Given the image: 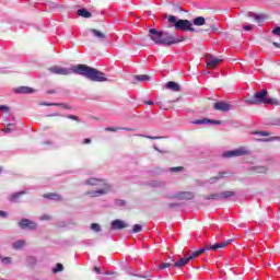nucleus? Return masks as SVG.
I'll return each mask as SVG.
<instances>
[{"label": "nucleus", "instance_id": "1", "mask_svg": "<svg viewBox=\"0 0 280 280\" xmlns=\"http://www.w3.org/2000/svg\"><path fill=\"white\" fill-rule=\"evenodd\" d=\"M48 71L55 75H71V73H75V75H82L86 80H91V82H108V78L104 72L83 63L74 65L71 68L52 66L48 68Z\"/></svg>", "mask_w": 280, "mask_h": 280}, {"label": "nucleus", "instance_id": "2", "mask_svg": "<svg viewBox=\"0 0 280 280\" xmlns=\"http://www.w3.org/2000/svg\"><path fill=\"white\" fill-rule=\"evenodd\" d=\"M149 38L150 40H153L155 45H178V43L187 40L186 36L176 38V33H163L162 31H158L156 28L149 30Z\"/></svg>", "mask_w": 280, "mask_h": 280}, {"label": "nucleus", "instance_id": "3", "mask_svg": "<svg viewBox=\"0 0 280 280\" xmlns=\"http://www.w3.org/2000/svg\"><path fill=\"white\" fill-rule=\"evenodd\" d=\"M245 102L250 106L259 104H277V100L268 97V90L256 92L253 96L245 98Z\"/></svg>", "mask_w": 280, "mask_h": 280}, {"label": "nucleus", "instance_id": "4", "mask_svg": "<svg viewBox=\"0 0 280 280\" xmlns=\"http://www.w3.org/2000/svg\"><path fill=\"white\" fill-rule=\"evenodd\" d=\"M168 23H172L175 30H180L183 32H196L194 24L189 20H176V16L168 15Z\"/></svg>", "mask_w": 280, "mask_h": 280}, {"label": "nucleus", "instance_id": "5", "mask_svg": "<svg viewBox=\"0 0 280 280\" xmlns=\"http://www.w3.org/2000/svg\"><path fill=\"white\" fill-rule=\"evenodd\" d=\"M248 154V150L246 148H238L233 151H226L223 153L224 159H233L235 156H246Z\"/></svg>", "mask_w": 280, "mask_h": 280}, {"label": "nucleus", "instance_id": "6", "mask_svg": "<svg viewBox=\"0 0 280 280\" xmlns=\"http://www.w3.org/2000/svg\"><path fill=\"white\" fill-rule=\"evenodd\" d=\"M214 110H220V113H229L233 108L231 103L224 101H218L213 104Z\"/></svg>", "mask_w": 280, "mask_h": 280}, {"label": "nucleus", "instance_id": "7", "mask_svg": "<svg viewBox=\"0 0 280 280\" xmlns=\"http://www.w3.org/2000/svg\"><path fill=\"white\" fill-rule=\"evenodd\" d=\"M220 62H222V59L217 58L213 55L206 56V67H208L209 69H215V67H218Z\"/></svg>", "mask_w": 280, "mask_h": 280}, {"label": "nucleus", "instance_id": "8", "mask_svg": "<svg viewBox=\"0 0 280 280\" xmlns=\"http://www.w3.org/2000/svg\"><path fill=\"white\" fill-rule=\"evenodd\" d=\"M121 229H128V223L119 219L112 221V231H121Z\"/></svg>", "mask_w": 280, "mask_h": 280}, {"label": "nucleus", "instance_id": "9", "mask_svg": "<svg viewBox=\"0 0 280 280\" xmlns=\"http://www.w3.org/2000/svg\"><path fill=\"white\" fill-rule=\"evenodd\" d=\"M19 226H20V229H31L32 231L37 229L36 223L30 221L28 219H22L19 222Z\"/></svg>", "mask_w": 280, "mask_h": 280}, {"label": "nucleus", "instance_id": "10", "mask_svg": "<svg viewBox=\"0 0 280 280\" xmlns=\"http://www.w3.org/2000/svg\"><path fill=\"white\" fill-rule=\"evenodd\" d=\"M206 27L201 30V32H218V26H215V21L213 20H206V24H203Z\"/></svg>", "mask_w": 280, "mask_h": 280}, {"label": "nucleus", "instance_id": "11", "mask_svg": "<svg viewBox=\"0 0 280 280\" xmlns=\"http://www.w3.org/2000/svg\"><path fill=\"white\" fill-rule=\"evenodd\" d=\"M85 185H90V186H97L101 185L102 187H107L106 180L104 179H100V178H95V177H91L85 182Z\"/></svg>", "mask_w": 280, "mask_h": 280}, {"label": "nucleus", "instance_id": "12", "mask_svg": "<svg viewBox=\"0 0 280 280\" xmlns=\"http://www.w3.org/2000/svg\"><path fill=\"white\" fill-rule=\"evenodd\" d=\"M174 198H178V200H194V192L183 191L177 195H174Z\"/></svg>", "mask_w": 280, "mask_h": 280}, {"label": "nucleus", "instance_id": "13", "mask_svg": "<svg viewBox=\"0 0 280 280\" xmlns=\"http://www.w3.org/2000/svg\"><path fill=\"white\" fill-rule=\"evenodd\" d=\"M43 198H47L48 200H56L57 202H62V196L56 192L45 194L43 195Z\"/></svg>", "mask_w": 280, "mask_h": 280}, {"label": "nucleus", "instance_id": "14", "mask_svg": "<svg viewBox=\"0 0 280 280\" xmlns=\"http://www.w3.org/2000/svg\"><path fill=\"white\" fill-rule=\"evenodd\" d=\"M166 89H168V91H174L175 93L180 92V85L174 81H168L166 83Z\"/></svg>", "mask_w": 280, "mask_h": 280}, {"label": "nucleus", "instance_id": "15", "mask_svg": "<svg viewBox=\"0 0 280 280\" xmlns=\"http://www.w3.org/2000/svg\"><path fill=\"white\" fill-rule=\"evenodd\" d=\"M194 124H196L197 126L205 125V124H217V125H221L222 121H220V120H211V119L203 118V119H197V120H195Z\"/></svg>", "mask_w": 280, "mask_h": 280}, {"label": "nucleus", "instance_id": "16", "mask_svg": "<svg viewBox=\"0 0 280 280\" xmlns=\"http://www.w3.org/2000/svg\"><path fill=\"white\" fill-rule=\"evenodd\" d=\"M107 191L108 188H103L98 190L89 191L88 196H90L91 198H97V196H104V194H107Z\"/></svg>", "mask_w": 280, "mask_h": 280}, {"label": "nucleus", "instance_id": "17", "mask_svg": "<svg viewBox=\"0 0 280 280\" xmlns=\"http://www.w3.org/2000/svg\"><path fill=\"white\" fill-rule=\"evenodd\" d=\"M233 242V238H230L228 241H224L223 243H217L214 245H212V250H218L219 248H226V246H229V244H231Z\"/></svg>", "mask_w": 280, "mask_h": 280}, {"label": "nucleus", "instance_id": "18", "mask_svg": "<svg viewBox=\"0 0 280 280\" xmlns=\"http://www.w3.org/2000/svg\"><path fill=\"white\" fill-rule=\"evenodd\" d=\"M90 32L93 34V36L98 38V40H106V34L102 33V31H97L95 28H91Z\"/></svg>", "mask_w": 280, "mask_h": 280}, {"label": "nucleus", "instance_id": "19", "mask_svg": "<svg viewBox=\"0 0 280 280\" xmlns=\"http://www.w3.org/2000/svg\"><path fill=\"white\" fill-rule=\"evenodd\" d=\"M15 93H20V94H30V93H34V89L32 88H27V86H20L15 90Z\"/></svg>", "mask_w": 280, "mask_h": 280}, {"label": "nucleus", "instance_id": "20", "mask_svg": "<svg viewBox=\"0 0 280 280\" xmlns=\"http://www.w3.org/2000/svg\"><path fill=\"white\" fill-rule=\"evenodd\" d=\"M189 261H190L189 257L182 258L179 261H177L173 265V268H183V266H187V264H189Z\"/></svg>", "mask_w": 280, "mask_h": 280}, {"label": "nucleus", "instance_id": "21", "mask_svg": "<svg viewBox=\"0 0 280 280\" xmlns=\"http://www.w3.org/2000/svg\"><path fill=\"white\" fill-rule=\"evenodd\" d=\"M192 23L194 25H197L198 27H200L207 24V20L203 16H197L194 19Z\"/></svg>", "mask_w": 280, "mask_h": 280}, {"label": "nucleus", "instance_id": "22", "mask_svg": "<svg viewBox=\"0 0 280 280\" xmlns=\"http://www.w3.org/2000/svg\"><path fill=\"white\" fill-rule=\"evenodd\" d=\"M25 194H26L25 191L14 192L9 197V200L11 202H19V198H21V196H25Z\"/></svg>", "mask_w": 280, "mask_h": 280}, {"label": "nucleus", "instance_id": "23", "mask_svg": "<svg viewBox=\"0 0 280 280\" xmlns=\"http://www.w3.org/2000/svg\"><path fill=\"white\" fill-rule=\"evenodd\" d=\"M233 196H235V191H233V190H225V191H222L220 194V199L224 200L226 198H233Z\"/></svg>", "mask_w": 280, "mask_h": 280}, {"label": "nucleus", "instance_id": "24", "mask_svg": "<svg viewBox=\"0 0 280 280\" xmlns=\"http://www.w3.org/2000/svg\"><path fill=\"white\" fill-rule=\"evenodd\" d=\"M226 176H229V172H220L218 176L210 177V180L215 183L222 178H226Z\"/></svg>", "mask_w": 280, "mask_h": 280}, {"label": "nucleus", "instance_id": "25", "mask_svg": "<svg viewBox=\"0 0 280 280\" xmlns=\"http://www.w3.org/2000/svg\"><path fill=\"white\" fill-rule=\"evenodd\" d=\"M133 78L139 82H150V80H152V78L148 74H139V75H135Z\"/></svg>", "mask_w": 280, "mask_h": 280}, {"label": "nucleus", "instance_id": "26", "mask_svg": "<svg viewBox=\"0 0 280 280\" xmlns=\"http://www.w3.org/2000/svg\"><path fill=\"white\" fill-rule=\"evenodd\" d=\"M78 14L83 19H91L92 14L86 9L78 10Z\"/></svg>", "mask_w": 280, "mask_h": 280}, {"label": "nucleus", "instance_id": "27", "mask_svg": "<svg viewBox=\"0 0 280 280\" xmlns=\"http://www.w3.org/2000/svg\"><path fill=\"white\" fill-rule=\"evenodd\" d=\"M23 246H25V241H23V240L15 241L13 243L14 250H21V248H23Z\"/></svg>", "mask_w": 280, "mask_h": 280}, {"label": "nucleus", "instance_id": "28", "mask_svg": "<svg viewBox=\"0 0 280 280\" xmlns=\"http://www.w3.org/2000/svg\"><path fill=\"white\" fill-rule=\"evenodd\" d=\"M202 253H205V249H198L196 252H192V254L188 257V259H196V257H200V255H202Z\"/></svg>", "mask_w": 280, "mask_h": 280}, {"label": "nucleus", "instance_id": "29", "mask_svg": "<svg viewBox=\"0 0 280 280\" xmlns=\"http://www.w3.org/2000/svg\"><path fill=\"white\" fill-rule=\"evenodd\" d=\"M205 200H220V195L213 192L205 197Z\"/></svg>", "mask_w": 280, "mask_h": 280}, {"label": "nucleus", "instance_id": "30", "mask_svg": "<svg viewBox=\"0 0 280 280\" xmlns=\"http://www.w3.org/2000/svg\"><path fill=\"white\" fill-rule=\"evenodd\" d=\"M166 268H172L171 262H162L158 266V270H166Z\"/></svg>", "mask_w": 280, "mask_h": 280}, {"label": "nucleus", "instance_id": "31", "mask_svg": "<svg viewBox=\"0 0 280 280\" xmlns=\"http://www.w3.org/2000/svg\"><path fill=\"white\" fill-rule=\"evenodd\" d=\"M141 231H143V226H141V224H135L131 233H141Z\"/></svg>", "mask_w": 280, "mask_h": 280}, {"label": "nucleus", "instance_id": "32", "mask_svg": "<svg viewBox=\"0 0 280 280\" xmlns=\"http://www.w3.org/2000/svg\"><path fill=\"white\" fill-rule=\"evenodd\" d=\"M66 119H71L72 121H77V124H80V117L75 116V115H67Z\"/></svg>", "mask_w": 280, "mask_h": 280}, {"label": "nucleus", "instance_id": "33", "mask_svg": "<svg viewBox=\"0 0 280 280\" xmlns=\"http://www.w3.org/2000/svg\"><path fill=\"white\" fill-rule=\"evenodd\" d=\"M91 229L92 231H95V233H100L102 231V228L97 223H92Z\"/></svg>", "mask_w": 280, "mask_h": 280}, {"label": "nucleus", "instance_id": "34", "mask_svg": "<svg viewBox=\"0 0 280 280\" xmlns=\"http://www.w3.org/2000/svg\"><path fill=\"white\" fill-rule=\"evenodd\" d=\"M62 270H65V266H62V264L58 262L56 265V268L52 270V272H62Z\"/></svg>", "mask_w": 280, "mask_h": 280}, {"label": "nucleus", "instance_id": "35", "mask_svg": "<svg viewBox=\"0 0 280 280\" xmlns=\"http://www.w3.org/2000/svg\"><path fill=\"white\" fill-rule=\"evenodd\" d=\"M2 264H5V265H10L12 264V258L11 257H0Z\"/></svg>", "mask_w": 280, "mask_h": 280}, {"label": "nucleus", "instance_id": "36", "mask_svg": "<svg viewBox=\"0 0 280 280\" xmlns=\"http://www.w3.org/2000/svg\"><path fill=\"white\" fill-rule=\"evenodd\" d=\"M12 128H14V124H8L4 129H2L3 132H12Z\"/></svg>", "mask_w": 280, "mask_h": 280}, {"label": "nucleus", "instance_id": "37", "mask_svg": "<svg viewBox=\"0 0 280 280\" xmlns=\"http://www.w3.org/2000/svg\"><path fill=\"white\" fill-rule=\"evenodd\" d=\"M254 135H259L260 137H270L268 131H255Z\"/></svg>", "mask_w": 280, "mask_h": 280}, {"label": "nucleus", "instance_id": "38", "mask_svg": "<svg viewBox=\"0 0 280 280\" xmlns=\"http://www.w3.org/2000/svg\"><path fill=\"white\" fill-rule=\"evenodd\" d=\"M106 132H117V130H121V128L117 127H107L105 128Z\"/></svg>", "mask_w": 280, "mask_h": 280}, {"label": "nucleus", "instance_id": "39", "mask_svg": "<svg viewBox=\"0 0 280 280\" xmlns=\"http://www.w3.org/2000/svg\"><path fill=\"white\" fill-rule=\"evenodd\" d=\"M271 33H272L275 36H280V26L273 28V30L271 31Z\"/></svg>", "mask_w": 280, "mask_h": 280}, {"label": "nucleus", "instance_id": "40", "mask_svg": "<svg viewBox=\"0 0 280 280\" xmlns=\"http://www.w3.org/2000/svg\"><path fill=\"white\" fill-rule=\"evenodd\" d=\"M183 166L171 167V172H183Z\"/></svg>", "mask_w": 280, "mask_h": 280}, {"label": "nucleus", "instance_id": "41", "mask_svg": "<svg viewBox=\"0 0 280 280\" xmlns=\"http://www.w3.org/2000/svg\"><path fill=\"white\" fill-rule=\"evenodd\" d=\"M0 110H4V113H10V107L5 105H0Z\"/></svg>", "mask_w": 280, "mask_h": 280}, {"label": "nucleus", "instance_id": "42", "mask_svg": "<svg viewBox=\"0 0 280 280\" xmlns=\"http://www.w3.org/2000/svg\"><path fill=\"white\" fill-rule=\"evenodd\" d=\"M201 250H205V253H207V250H213V245H206Z\"/></svg>", "mask_w": 280, "mask_h": 280}, {"label": "nucleus", "instance_id": "43", "mask_svg": "<svg viewBox=\"0 0 280 280\" xmlns=\"http://www.w3.org/2000/svg\"><path fill=\"white\" fill-rule=\"evenodd\" d=\"M40 220H42V221L51 220V215H49V214H43V215L40 217Z\"/></svg>", "mask_w": 280, "mask_h": 280}, {"label": "nucleus", "instance_id": "44", "mask_svg": "<svg viewBox=\"0 0 280 280\" xmlns=\"http://www.w3.org/2000/svg\"><path fill=\"white\" fill-rule=\"evenodd\" d=\"M243 30H245L246 32H250V30H253V25H244Z\"/></svg>", "mask_w": 280, "mask_h": 280}, {"label": "nucleus", "instance_id": "45", "mask_svg": "<svg viewBox=\"0 0 280 280\" xmlns=\"http://www.w3.org/2000/svg\"><path fill=\"white\" fill-rule=\"evenodd\" d=\"M255 21H257V23H261V21H264V18H261L260 15H255Z\"/></svg>", "mask_w": 280, "mask_h": 280}, {"label": "nucleus", "instance_id": "46", "mask_svg": "<svg viewBox=\"0 0 280 280\" xmlns=\"http://www.w3.org/2000/svg\"><path fill=\"white\" fill-rule=\"evenodd\" d=\"M0 218H8V212L0 210Z\"/></svg>", "mask_w": 280, "mask_h": 280}, {"label": "nucleus", "instance_id": "47", "mask_svg": "<svg viewBox=\"0 0 280 280\" xmlns=\"http://www.w3.org/2000/svg\"><path fill=\"white\" fill-rule=\"evenodd\" d=\"M83 143H84V145L91 143V139H90V138H85V139L83 140Z\"/></svg>", "mask_w": 280, "mask_h": 280}, {"label": "nucleus", "instance_id": "48", "mask_svg": "<svg viewBox=\"0 0 280 280\" xmlns=\"http://www.w3.org/2000/svg\"><path fill=\"white\" fill-rule=\"evenodd\" d=\"M170 209H174V207H178V203H168Z\"/></svg>", "mask_w": 280, "mask_h": 280}, {"label": "nucleus", "instance_id": "49", "mask_svg": "<svg viewBox=\"0 0 280 280\" xmlns=\"http://www.w3.org/2000/svg\"><path fill=\"white\" fill-rule=\"evenodd\" d=\"M94 272H96V275H100V272L102 271L100 270V267H94Z\"/></svg>", "mask_w": 280, "mask_h": 280}, {"label": "nucleus", "instance_id": "50", "mask_svg": "<svg viewBox=\"0 0 280 280\" xmlns=\"http://www.w3.org/2000/svg\"><path fill=\"white\" fill-rule=\"evenodd\" d=\"M144 104H147L148 106H152V104H154V102H152V101H145Z\"/></svg>", "mask_w": 280, "mask_h": 280}, {"label": "nucleus", "instance_id": "51", "mask_svg": "<svg viewBox=\"0 0 280 280\" xmlns=\"http://www.w3.org/2000/svg\"><path fill=\"white\" fill-rule=\"evenodd\" d=\"M272 45H275L277 49H280V44L279 43L273 42Z\"/></svg>", "mask_w": 280, "mask_h": 280}, {"label": "nucleus", "instance_id": "52", "mask_svg": "<svg viewBox=\"0 0 280 280\" xmlns=\"http://www.w3.org/2000/svg\"><path fill=\"white\" fill-rule=\"evenodd\" d=\"M44 106H60V104H47V103H45Z\"/></svg>", "mask_w": 280, "mask_h": 280}, {"label": "nucleus", "instance_id": "53", "mask_svg": "<svg viewBox=\"0 0 280 280\" xmlns=\"http://www.w3.org/2000/svg\"><path fill=\"white\" fill-rule=\"evenodd\" d=\"M50 117H60V114H52Z\"/></svg>", "mask_w": 280, "mask_h": 280}, {"label": "nucleus", "instance_id": "54", "mask_svg": "<svg viewBox=\"0 0 280 280\" xmlns=\"http://www.w3.org/2000/svg\"><path fill=\"white\" fill-rule=\"evenodd\" d=\"M148 139H159V137H152V136H149Z\"/></svg>", "mask_w": 280, "mask_h": 280}, {"label": "nucleus", "instance_id": "55", "mask_svg": "<svg viewBox=\"0 0 280 280\" xmlns=\"http://www.w3.org/2000/svg\"><path fill=\"white\" fill-rule=\"evenodd\" d=\"M62 106H63V108H67V109L71 108V107H69V105H67V104H63Z\"/></svg>", "mask_w": 280, "mask_h": 280}, {"label": "nucleus", "instance_id": "56", "mask_svg": "<svg viewBox=\"0 0 280 280\" xmlns=\"http://www.w3.org/2000/svg\"><path fill=\"white\" fill-rule=\"evenodd\" d=\"M48 93L49 94H54V93H56V91H54V90L52 91H48Z\"/></svg>", "mask_w": 280, "mask_h": 280}, {"label": "nucleus", "instance_id": "57", "mask_svg": "<svg viewBox=\"0 0 280 280\" xmlns=\"http://www.w3.org/2000/svg\"><path fill=\"white\" fill-rule=\"evenodd\" d=\"M260 172H266V168L261 167V168H260Z\"/></svg>", "mask_w": 280, "mask_h": 280}, {"label": "nucleus", "instance_id": "58", "mask_svg": "<svg viewBox=\"0 0 280 280\" xmlns=\"http://www.w3.org/2000/svg\"><path fill=\"white\" fill-rule=\"evenodd\" d=\"M171 261H175L174 257H170Z\"/></svg>", "mask_w": 280, "mask_h": 280}, {"label": "nucleus", "instance_id": "59", "mask_svg": "<svg viewBox=\"0 0 280 280\" xmlns=\"http://www.w3.org/2000/svg\"><path fill=\"white\" fill-rule=\"evenodd\" d=\"M131 277H137L135 273H131Z\"/></svg>", "mask_w": 280, "mask_h": 280}, {"label": "nucleus", "instance_id": "60", "mask_svg": "<svg viewBox=\"0 0 280 280\" xmlns=\"http://www.w3.org/2000/svg\"><path fill=\"white\" fill-rule=\"evenodd\" d=\"M1 171H2V170H1V167H0V174H1Z\"/></svg>", "mask_w": 280, "mask_h": 280}]
</instances>
